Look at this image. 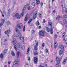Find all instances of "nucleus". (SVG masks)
<instances>
[{
    "label": "nucleus",
    "mask_w": 67,
    "mask_h": 67,
    "mask_svg": "<svg viewBox=\"0 0 67 67\" xmlns=\"http://www.w3.org/2000/svg\"><path fill=\"white\" fill-rule=\"evenodd\" d=\"M23 16V15H22V13H21L20 15V14L19 13L15 14V16L17 17V19H20V18H22Z\"/></svg>",
    "instance_id": "obj_1"
},
{
    "label": "nucleus",
    "mask_w": 67,
    "mask_h": 67,
    "mask_svg": "<svg viewBox=\"0 0 67 67\" xmlns=\"http://www.w3.org/2000/svg\"><path fill=\"white\" fill-rule=\"evenodd\" d=\"M53 12L54 13H55V10H54L53 11Z\"/></svg>",
    "instance_id": "obj_62"
},
{
    "label": "nucleus",
    "mask_w": 67,
    "mask_h": 67,
    "mask_svg": "<svg viewBox=\"0 0 67 67\" xmlns=\"http://www.w3.org/2000/svg\"><path fill=\"white\" fill-rule=\"evenodd\" d=\"M20 53V51H18L17 52V58H19V54Z\"/></svg>",
    "instance_id": "obj_20"
},
{
    "label": "nucleus",
    "mask_w": 67,
    "mask_h": 67,
    "mask_svg": "<svg viewBox=\"0 0 67 67\" xmlns=\"http://www.w3.org/2000/svg\"><path fill=\"white\" fill-rule=\"evenodd\" d=\"M24 8H26V5H25L24 6Z\"/></svg>",
    "instance_id": "obj_57"
},
{
    "label": "nucleus",
    "mask_w": 67,
    "mask_h": 67,
    "mask_svg": "<svg viewBox=\"0 0 67 67\" xmlns=\"http://www.w3.org/2000/svg\"><path fill=\"white\" fill-rule=\"evenodd\" d=\"M20 38L21 41H23L24 40V37H23V36L21 35H20Z\"/></svg>",
    "instance_id": "obj_16"
},
{
    "label": "nucleus",
    "mask_w": 67,
    "mask_h": 67,
    "mask_svg": "<svg viewBox=\"0 0 67 67\" xmlns=\"http://www.w3.org/2000/svg\"><path fill=\"white\" fill-rule=\"evenodd\" d=\"M2 21L1 22V23L0 24V26H2V25L3 24V23H4V21H5V19H2Z\"/></svg>",
    "instance_id": "obj_11"
},
{
    "label": "nucleus",
    "mask_w": 67,
    "mask_h": 67,
    "mask_svg": "<svg viewBox=\"0 0 67 67\" xmlns=\"http://www.w3.org/2000/svg\"><path fill=\"white\" fill-rule=\"evenodd\" d=\"M10 22L9 21H8L6 23L7 24H10Z\"/></svg>",
    "instance_id": "obj_38"
},
{
    "label": "nucleus",
    "mask_w": 67,
    "mask_h": 67,
    "mask_svg": "<svg viewBox=\"0 0 67 67\" xmlns=\"http://www.w3.org/2000/svg\"><path fill=\"white\" fill-rule=\"evenodd\" d=\"M41 26H39V29H41Z\"/></svg>",
    "instance_id": "obj_59"
},
{
    "label": "nucleus",
    "mask_w": 67,
    "mask_h": 67,
    "mask_svg": "<svg viewBox=\"0 0 67 67\" xmlns=\"http://www.w3.org/2000/svg\"><path fill=\"white\" fill-rule=\"evenodd\" d=\"M39 17H40V18H41V17H42V15H41V14H39Z\"/></svg>",
    "instance_id": "obj_46"
},
{
    "label": "nucleus",
    "mask_w": 67,
    "mask_h": 67,
    "mask_svg": "<svg viewBox=\"0 0 67 67\" xmlns=\"http://www.w3.org/2000/svg\"><path fill=\"white\" fill-rule=\"evenodd\" d=\"M36 25H40V23L38 22V21H37L36 22Z\"/></svg>",
    "instance_id": "obj_40"
},
{
    "label": "nucleus",
    "mask_w": 67,
    "mask_h": 67,
    "mask_svg": "<svg viewBox=\"0 0 67 67\" xmlns=\"http://www.w3.org/2000/svg\"><path fill=\"white\" fill-rule=\"evenodd\" d=\"M54 48H55V49H56V47H57V41H56L55 40L54 41Z\"/></svg>",
    "instance_id": "obj_9"
},
{
    "label": "nucleus",
    "mask_w": 67,
    "mask_h": 67,
    "mask_svg": "<svg viewBox=\"0 0 67 67\" xmlns=\"http://www.w3.org/2000/svg\"><path fill=\"white\" fill-rule=\"evenodd\" d=\"M10 63H11V61H9L8 62V64H9V65H10Z\"/></svg>",
    "instance_id": "obj_54"
},
{
    "label": "nucleus",
    "mask_w": 67,
    "mask_h": 67,
    "mask_svg": "<svg viewBox=\"0 0 67 67\" xmlns=\"http://www.w3.org/2000/svg\"><path fill=\"white\" fill-rule=\"evenodd\" d=\"M12 43V44H13V45H15V46H16L17 47V48H20V45L19 43L16 44L15 43V41H13Z\"/></svg>",
    "instance_id": "obj_4"
},
{
    "label": "nucleus",
    "mask_w": 67,
    "mask_h": 67,
    "mask_svg": "<svg viewBox=\"0 0 67 67\" xmlns=\"http://www.w3.org/2000/svg\"><path fill=\"white\" fill-rule=\"evenodd\" d=\"M49 26H52V23L51 22H50L49 23Z\"/></svg>",
    "instance_id": "obj_41"
},
{
    "label": "nucleus",
    "mask_w": 67,
    "mask_h": 67,
    "mask_svg": "<svg viewBox=\"0 0 67 67\" xmlns=\"http://www.w3.org/2000/svg\"><path fill=\"white\" fill-rule=\"evenodd\" d=\"M24 46L23 45H22L20 46V47L22 48V47H24Z\"/></svg>",
    "instance_id": "obj_48"
},
{
    "label": "nucleus",
    "mask_w": 67,
    "mask_h": 67,
    "mask_svg": "<svg viewBox=\"0 0 67 67\" xmlns=\"http://www.w3.org/2000/svg\"><path fill=\"white\" fill-rule=\"evenodd\" d=\"M64 36H65V34H64V33H63L62 35V37H64Z\"/></svg>",
    "instance_id": "obj_43"
},
{
    "label": "nucleus",
    "mask_w": 67,
    "mask_h": 67,
    "mask_svg": "<svg viewBox=\"0 0 67 67\" xmlns=\"http://www.w3.org/2000/svg\"><path fill=\"white\" fill-rule=\"evenodd\" d=\"M10 32V30H7L6 31H5L4 32V33L5 34H8L9 32Z\"/></svg>",
    "instance_id": "obj_21"
},
{
    "label": "nucleus",
    "mask_w": 67,
    "mask_h": 67,
    "mask_svg": "<svg viewBox=\"0 0 67 67\" xmlns=\"http://www.w3.org/2000/svg\"><path fill=\"white\" fill-rule=\"evenodd\" d=\"M29 52H30V49L29 48H28L27 49V54H29Z\"/></svg>",
    "instance_id": "obj_28"
},
{
    "label": "nucleus",
    "mask_w": 67,
    "mask_h": 67,
    "mask_svg": "<svg viewBox=\"0 0 67 67\" xmlns=\"http://www.w3.org/2000/svg\"><path fill=\"white\" fill-rule=\"evenodd\" d=\"M34 60L35 64H36V63H37V57H35Z\"/></svg>",
    "instance_id": "obj_10"
},
{
    "label": "nucleus",
    "mask_w": 67,
    "mask_h": 67,
    "mask_svg": "<svg viewBox=\"0 0 67 67\" xmlns=\"http://www.w3.org/2000/svg\"><path fill=\"white\" fill-rule=\"evenodd\" d=\"M35 33V31L34 30H33L32 31V33Z\"/></svg>",
    "instance_id": "obj_53"
},
{
    "label": "nucleus",
    "mask_w": 67,
    "mask_h": 67,
    "mask_svg": "<svg viewBox=\"0 0 67 67\" xmlns=\"http://www.w3.org/2000/svg\"><path fill=\"white\" fill-rule=\"evenodd\" d=\"M34 54L35 55H37V52H35Z\"/></svg>",
    "instance_id": "obj_37"
},
{
    "label": "nucleus",
    "mask_w": 67,
    "mask_h": 67,
    "mask_svg": "<svg viewBox=\"0 0 67 67\" xmlns=\"http://www.w3.org/2000/svg\"><path fill=\"white\" fill-rule=\"evenodd\" d=\"M45 66L46 67H47V64H46L45 65Z\"/></svg>",
    "instance_id": "obj_61"
},
{
    "label": "nucleus",
    "mask_w": 67,
    "mask_h": 67,
    "mask_svg": "<svg viewBox=\"0 0 67 67\" xmlns=\"http://www.w3.org/2000/svg\"><path fill=\"white\" fill-rule=\"evenodd\" d=\"M7 52H8V49H6L4 50V53H6Z\"/></svg>",
    "instance_id": "obj_34"
},
{
    "label": "nucleus",
    "mask_w": 67,
    "mask_h": 67,
    "mask_svg": "<svg viewBox=\"0 0 67 67\" xmlns=\"http://www.w3.org/2000/svg\"><path fill=\"white\" fill-rule=\"evenodd\" d=\"M11 54L13 56H14L15 55V54H14V52L13 51H11Z\"/></svg>",
    "instance_id": "obj_22"
},
{
    "label": "nucleus",
    "mask_w": 67,
    "mask_h": 67,
    "mask_svg": "<svg viewBox=\"0 0 67 67\" xmlns=\"http://www.w3.org/2000/svg\"><path fill=\"white\" fill-rule=\"evenodd\" d=\"M27 9L29 10H31V8L30 7H28Z\"/></svg>",
    "instance_id": "obj_49"
},
{
    "label": "nucleus",
    "mask_w": 67,
    "mask_h": 67,
    "mask_svg": "<svg viewBox=\"0 0 67 67\" xmlns=\"http://www.w3.org/2000/svg\"><path fill=\"white\" fill-rule=\"evenodd\" d=\"M45 45L44 44V43H43L42 44V47H44V46Z\"/></svg>",
    "instance_id": "obj_56"
},
{
    "label": "nucleus",
    "mask_w": 67,
    "mask_h": 67,
    "mask_svg": "<svg viewBox=\"0 0 67 67\" xmlns=\"http://www.w3.org/2000/svg\"><path fill=\"white\" fill-rule=\"evenodd\" d=\"M4 67H7V65H5Z\"/></svg>",
    "instance_id": "obj_64"
},
{
    "label": "nucleus",
    "mask_w": 67,
    "mask_h": 67,
    "mask_svg": "<svg viewBox=\"0 0 67 67\" xmlns=\"http://www.w3.org/2000/svg\"><path fill=\"white\" fill-rule=\"evenodd\" d=\"M59 23H60L61 24H62L63 25H64V24L62 23V22L61 21H59Z\"/></svg>",
    "instance_id": "obj_44"
},
{
    "label": "nucleus",
    "mask_w": 67,
    "mask_h": 67,
    "mask_svg": "<svg viewBox=\"0 0 67 67\" xmlns=\"http://www.w3.org/2000/svg\"><path fill=\"white\" fill-rule=\"evenodd\" d=\"M17 27L19 29H21L23 28V24L22 23H18L17 25Z\"/></svg>",
    "instance_id": "obj_2"
},
{
    "label": "nucleus",
    "mask_w": 67,
    "mask_h": 67,
    "mask_svg": "<svg viewBox=\"0 0 67 67\" xmlns=\"http://www.w3.org/2000/svg\"><path fill=\"white\" fill-rule=\"evenodd\" d=\"M25 9H26V8L24 7L22 12V13H21V14H22L23 15H24V10H25Z\"/></svg>",
    "instance_id": "obj_15"
},
{
    "label": "nucleus",
    "mask_w": 67,
    "mask_h": 67,
    "mask_svg": "<svg viewBox=\"0 0 67 67\" xmlns=\"http://www.w3.org/2000/svg\"><path fill=\"white\" fill-rule=\"evenodd\" d=\"M38 43H37L36 45L34 46V48L35 51H37L38 49H37V46H38Z\"/></svg>",
    "instance_id": "obj_8"
},
{
    "label": "nucleus",
    "mask_w": 67,
    "mask_h": 67,
    "mask_svg": "<svg viewBox=\"0 0 67 67\" xmlns=\"http://www.w3.org/2000/svg\"><path fill=\"white\" fill-rule=\"evenodd\" d=\"M39 35L41 36L44 37V31H41L39 32Z\"/></svg>",
    "instance_id": "obj_6"
},
{
    "label": "nucleus",
    "mask_w": 67,
    "mask_h": 67,
    "mask_svg": "<svg viewBox=\"0 0 67 67\" xmlns=\"http://www.w3.org/2000/svg\"><path fill=\"white\" fill-rule=\"evenodd\" d=\"M65 4H62V7L63 8H65Z\"/></svg>",
    "instance_id": "obj_23"
},
{
    "label": "nucleus",
    "mask_w": 67,
    "mask_h": 67,
    "mask_svg": "<svg viewBox=\"0 0 67 67\" xmlns=\"http://www.w3.org/2000/svg\"><path fill=\"white\" fill-rule=\"evenodd\" d=\"M66 61H67L66 59H64L63 62V65H65V64H66Z\"/></svg>",
    "instance_id": "obj_17"
},
{
    "label": "nucleus",
    "mask_w": 67,
    "mask_h": 67,
    "mask_svg": "<svg viewBox=\"0 0 67 67\" xmlns=\"http://www.w3.org/2000/svg\"><path fill=\"white\" fill-rule=\"evenodd\" d=\"M12 16H15V14H12Z\"/></svg>",
    "instance_id": "obj_42"
},
{
    "label": "nucleus",
    "mask_w": 67,
    "mask_h": 67,
    "mask_svg": "<svg viewBox=\"0 0 67 67\" xmlns=\"http://www.w3.org/2000/svg\"><path fill=\"white\" fill-rule=\"evenodd\" d=\"M46 30L47 31V32H49L50 31V30H49V28H48V27H47Z\"/></svg>",
    "instance_id": "obj_26"
},
{
    "label": "nucleus",
    "mask_w": 67,
    "mask_h": 67,
    "mask_svg": "<svg viewBox=\"0 0 67 67\" xmlns=\"http://www.w3.org/2000/svg\"><path fill=\"white\" fill-rule=\"evenodd\" d=\"M15 31L17 32H19V29H18L16 28H15Z\"/></svg>",
    "instance_id": "obj_30"
},
{
    "label": "nucleus",
    "mask_w": 67,
    "mask_h": 67,
    "mask_svg": "<svg viewBox=\"0 0 67 67\" xmlns=\"http://www.w3.org/2000/svg\"><path fill=\"white\" fill-rule=\"evenodd\" d=\"M26 65H29V64H28V63H26Z\"/></svg>",
    "instance_id": "obj_60"
},
{
    "label": "nucleus",
    "mask_w": 67,
    "mask_h": 67,
    "mask_svg": "<svg viewBox=\"0 0 67 67\" xmlns=\"http://www.w3.org/2000/svg\"><path fill=\"white\" fill-rule=\"evenodd\" d=\"M10 13H11V10L10 9H9L8 11V14H10Z\"/></svg>",
    "instance_id": "obj_31"
},
{
    "label": "nucleus",
    "mask_w": 67,
    "mask_h": 67,
    "mask_svg": "<svg viewBox=\"0 0 67 67\" xmlns=\"http://www.w3.org/2000/svg\"><path fill=\"white\" fill-rule=\"evenodd\" d=\"M56 60L57 62V64H56L55 66L56 67H59V64L60 63V62L59 61V59L58 58H56Z\"/></svg>",
    "instance_id": "obj_5"
},
{
    "label": "nucleus",
    "mask_w": 67,
    "mask_h": 67,
    "mask_svg": "<svg viewBox=\"0 0 67 67\" xmlns=\"http://www.w3.org/2000/svg\"><path fill=\"white\" fill-rule=\"evenodd\" d=\"M46 22V21H45V19H44L43 20V23H45Z\"/></svg>",
    "instance_id": "obj_45"
},
{
    "label": "nucleus",
    "mask_w": 67,
    "mask_h": 67,
    "mask_svg": "<svg viewBox=\"0 0 67 67\" xmlns=\"http://www.w3.org/2000/svg\"><path fill=\"white\" fill-rule=\"evenodd\" d=\"M59 19V16H58L56 18V20H58V19Z\"/></svg>",
    "instance_id": "obj_50"
},
{
    "label": "nucleus",
    "mask_w": 67,
    "mask_h": 67,
    "mask_svg": "<svg viewBox=\"0 0 67 67\" xmlns=\"http://www.w3.org/2000/svg\"><path fill=\"white\" fill-rule=\"evenodd\" d=\"M40 67H45V66H41V65H40Z\"/></svg>",
    "instance_id": "obj_58"
},
{
    "label": "nucleus",
    "mask_w": 67,
    "mask_h": 67,
    "mask_svg": "<svg viewBox=\"0 0 67 67\" xmlns=\"http://www.w3.org/2000/svg\"><path fill=\"white\" fill-rule=\"evenodd\" d=\"M37 12H35L34 13V14L33 18V20H34V19H35L36 18V14H37Z\"/></svg>",
    "instance_id": "obj_7"
},
{
    "label": "nucleus",
    "mask_w": 67,
    "mask_h": 67,
    "mask_svg": "<svg viewBox=\"0 0 67 67\" xmlns=\"http://www.w3.org/2000/svg\"><path fill=\"white\" fill-rule=\"evenodd\" d=\"M43 3L41 2V6H42V5H43Z\"/></svg>",
    "instance_id": "obj_55"
},
{
    "label": "nucleus",
    "mask_w": 67,
    "mask_h": 67,
    "mask_svg": "<svg viewBox=\"0 0 67 67\" xmlns=\"http://www.w3.org/2000/svg\"><path fill=\"white\" fill-rule=\"evenodd\" d=\"M25 30V26H24L23 28V31L24 32Z\"/></svg>",
    "instance_id": "obj_29"
},
{
    "label": "nucleus",
    "mask_w": 67,
    "mask_h": 67,
    "mask_svg": "<svg viewBox=\"0 0 67 67\" xmlns=\"http://www.w3.org/2000/svg\"><path fill=\"white\" fill-rule=\"evenodd\" d=\"M28 60H30L31 59H30V57H28Z\"/></svg>",
    "instance_id": "obj_52"
},
{
    "label": "nucleus",
    "mask_w": 67,
    "mask_h": 67,
    "mask_svg": "<svg viewBox=\"0 0 67 67\" xmlns=\"http://www.w3.org/2000/svg\"><path fill=\"white\" fill-rule=\"evenodd\" d=\"M67 40V36H65L64 38V41L65 42Z\"/></svg>",
    "instance_id": "obj_19"
},
{
    "label": "nucleus",
    "mask_w": 67,
    "mask_h": 67,
    "mask_svg": "<svg viewBox=\"0 0 67 67\" xmlns=\"http://www.w3.org/2000/svg\"><path fill=\"white\" fill-rule=\"evenodd\" d=\"M57 37V34H55L54 35V38H56Z\"/></svg>",
    "instance_id": "obj_33"
},
{
    "label": "nucleus",
    "mask_w": 67,
    "mask_h": 67,
    "mask_svg": "<svg viewBox=\"0 0 67 67\" xmlns=\"http://www.w3.org/2000/svg\"><path fill=\"white\" fill-rule=\"evenodd\" d=\"M13 64L15 66H17L19 65V60H16L13 62Z\"/></svg>",
    "instance_id": "obj_3"
},
{
    "label": "nucleus",
    "mask_w": 67,
    "mask_h": 67,
    "mask_svg": "<svg viewBox=\"0 0 67 67\" xmlns=\"http://www.w3.org/2000/svg\"><path fill=\"white\" fill-rule=\"evenodd\" d=\"M59 47L61 49H62V50L64 49V46H63V45H61Z\"/></svg>",
    "instance_id": "obj_14"
},
{
    "label": "nucleus",
    "mask_w": 67,
    "mask_h": 67,
    "mask_svg": "<svg viewBox=\"0 0 67 67\" xmlns=\"http://www.w3.org/2000/svg\"><path fill=\"white\" fill-rule=\"evenodd\" d=\"M50 28L51 32V34H53V27L52 26H51Z\"/></svg>",
    "instance_id": "obj_18"
},
{
    "label": "nucleus",
    "mask_w": 67,
    "mask_h": 67,
    "mask_svg": "<svg viewBox=\"0 0 67 67\" xmlns=\"http://www.w3.org/2000/svg\"><path fill=\"white\" fill-rule=\"evenodd\" d=\"M21 35V33H18V34L15 33L14 36L15 37H18V36H19V35Z\"/></svg>",
    "instance_id": "obj_12"
},
{
    "label": "nucleus",
    "mask_w": 67,
    "mask_h": 67,
    "mask_svg": "<svg viewBox=\"0 0 67 67\" xmlns=\"http://www.w3.org/2000/svg\"><path fill=\"white\" fill-rule=\"evenodd\" d=\"M36 1L37 2L36 3V4H38L40 3V0H37Z\"/></svg>",
    "instance_id": "obj_24"
},
{
    "label": "nucleus",
    "mask_w": 67,
    "mask_h": 67,
    "mask_svg": "<svg viewBox=\"0 0 67 67\" xmlns=\"http://www.w3.org/2000/svg\"><path fill=\"white\" fill-rule=\"evenodd\" d=\"M63 17L64 18H67V15H63Z\"/></svg>",
    "instance_id": "obj_39"
},
{
    "label": "nucleus",
    "mask_w": 67,
    "mask_h": 67,
    "mask_svg": "<svg viewBox=\"0 0 67 67\" xmlns=\"http://www.w3.org/2000/svg\"><path fill=\"white\" fill-rule=\"evenodd\" d=\"M46 53H48V49H46Z\"/></svg>",
    "instance_id": "obj_47"
},
{
    "label": "nucleus",
    "mask_w": 67,
    "mask_h": 67,
    "mask_svg": "<svg viewBox=\"0 0 67 67\" xmlns=\"http://www.w3.org/2000/svg\"><path fill=\"white\" fill-rule=\"evenodd\" d=\"M65 11L66 13H67V9L65 8Z\"/></svg>",
    "instance_id": "obj_51"
},
{
    "label": "nucleus",
    "mask_w": 67,
    "mask_h": 67,
    "mask_svg": "<svg viewBox=\"0 0 67 67\" xmlns=\"http://www.w3.org/2000/svg\"><path fill=\"white\" fill-rule=\"evenodd\" d=\"M0 57L1 58H3V55L2 54H1L0 55Z\"/></svg>",
    "instance_id": "obj_35"
},
{
    "label": "nucleus",
    "mask_w": 67,
    "mask_h": 67,
    "mask_svg": "<svg viewBox=\"0 0 67 67\" xmlns=\"http://www.w3.org/2000/svg\"><path fill=\"white\" fill-rule=\"evenodd\" d=\"M59 55H60V56L62 55L63 54V53H64L63 52L62 50H60L59 51Z\"/></svg>",
    "instance_id": "obj_13"
},
{
    "label": "nucleus",
    "mask_w": 67,
    "mask_h": 67,
    "mask_svg": "<svg viewBox=\"0 0 67 67\" xmlns=\"http://www.w3.org/2000/svg\"><path fill=\"white\" fill-rule=\"evenodd\" d=\"M32 21V19H31L28 21V23L29 24H30L31 23V21Z\"/></svg>",
    "instance_id": "obj_27"
},
{
    "label": "nucleus",
    "mask_w": 67,
    "mask_h": 67,
    "mask_svg": "<svg viewBox=\"0 0 67 67\" xmlns=\"http://www.w3.org/2000/svg\"><path fill=\"white\" fill-rule=\"evenodd\" d=\"M32 5L33 6H35V2H34L32 3Z\"/></svg>",
    "instance_id": "obj_32"
},
{
    "label": "nucleus",
    "mask_w": 67,
    "mask_h": 67,
    "mask_svg": "<svg viewBox=\"0 0 67 67\" xmlns=\"http://www.w3.org/2000/svg\"><path fill=\"white\" fill-rule=\"evenodd\" d=\"M14 48L16 50H16L17 49V48H18V47H17V46H15L14 47Z\"/></svg>",
    "instance_id": "obj_36"
},
{
    "label": "nucleus",
    "mask_w": 67,
    "mask_h": 67,
    "mask_svg": "<svg viewBox=\"0 0 67 67\" xmlns=\"http://www.w3.org/2000/svg\"><path fill=\"white\" fill-rule=\"evenodd\" d=\"M24 20V21H27V15H26V17H25Z\"/></svg>",
    "instance_id": "obj_25"
},
{
    "label": "nucleus",
    "mask_w": 67,
    "mask_h": 67,
    "mask_svg": "<svg viewBox=\"0 0 67 67\" xmlns=\"http://www.w3.org/2000/svg\"><path fill=\"white\" fill-rule=\"evenodd\" d=\"M1 29H0V35H1Z\"/></svg>",
    "instance_id": "obj_63"
}]
</instances>
